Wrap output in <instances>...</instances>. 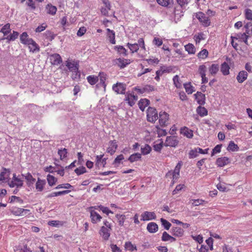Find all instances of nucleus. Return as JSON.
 <instances>
[{"mask_svg":"<svg viewBox=\"0 0 252 252\" xmlns=\"http://www.w3.org/2000/svg\"><path fill=\"white\" fill-rule=\"evenodd\" d=\"M158 118L157 110L153 107H149L147 110V119L148 122L155 123Z\"/></svg>","mask_w":252,"mask_h":252,"instance_id":"nucleus-1","label":"nucleus"},{"mask_svg":"<svg viewBox=\"0 0 252 252\" xmlns=\"http://www.w3.org/2000/svg\"><path fill=\"white\" fill-rule=\"evenodd\" d=\"M179 141L176 136H167L164 143V146L165 147H175L178 144Z\"/></svg>","mask_w":252,"mask_h":252,"instance_id":"nucleus-2","label":"nucleus"},{"mask_svg":"<svg viewBox=\"0 0 252 252\" xmlns=\"http://www.w3.org/2000/svg\"><path fill=\"white\" fill-rule=\"evenodd\" d=\"M66 66L69 71L72 72H77L79 68V62L75 60L66 61Z\"/></svg>","mask_w":252,"mask_h":252,"instance_id":"nucleus-3","label":"nucleus"},{"mask_svg":"<svg viewBox=\"0 0 252 252\" xmlns=\"http://www.w3.org/2000/svg\"><path fill=\"white\" fill-rule=\"evenodd\" d=\"M30 210L24 209L18 207H13L11 209V212L12 214L17 216H26L30 212Z\"/></svg>","mask_w":252,"mask_h":252,"instance_id":"nucleus-4","label":"nucleus"},{"mask_svg":"<svg viewBox=\"0 0 252 252\" xmlns=\"http://www.w3.org/2000/svg\"><path fill=\"white\" fill-rule=\"evenodd\" d=\"M169 115L165 112L159 113V123L161 126H165L168 124Z\"/></svg>","mask_w":252,"mask_h":252,"instance_id":"nucleus-5","label":"nucleus"},{"mask_svg":"<svg viewBox=\"0 0 252 252\" xmlns=\"http://www.w3.org/2000/svg\"><path fill=\"white\" fill-rule=\"evenodd\" d=\"M126 89V85L122 83L118 82L112 87L113 90L118 94H124Z\"/></svg>","mask_w":252,"mask_h":252,"instance_id":"nucleus-6","label":"nucleus"},{"mask_svg":"<svg viewBox=\"0 0 252 252\" xmlns=\"http://www.w3.org/2000/svg\"><path fill=\"white\" fill-rule=\"evenodd\" d=\"M196 16L199 22L202 23L203 26L207 27L210 25V20L203 13L199 12L196 14Z\"/></svg>","mask_w":252,"mask_h":252,"instance_id":"nucleus-7","label":"nucleus"},{"mask_svg":"<svg viewBox=\"0 0 252 252\" xmlns=\"http://www.w3.org/2000/svg\"><path fill=\"white\" fill-rule=\"evenodd\" d=\"M51 63L53 65H59L62 62L61 56L58 54H53L50 56Z\"/></svg>","mask_w":252,"mask_h":252,"instance_id":"nucleus-8","label":"nucleus"},{"mask_svg":"<svg viewBox=\"0 0 252 252\" xmlns=\"http://www.w3.org/2000/svg\"><path fill=\"white\" fill-rule=\"evenodd\" d=\"M114 62L121 68H124L127 65L130 63V60L125 59L118 58L116 59Z\"/></svg>","mask_w":252,"mask_h":252,"instance_id":"nucleus-9","label":"nucleus"},{"mask_svg":"<svg viewBox=\"0 0 252 252\" xmlns=\"http://www.w3.org/2000/svg\"><path fill=\"white\" fill-rule=\"evenodd\" d=\"M27 45L29 47L30 51L32 53L37 52L40 50L39 46L32 39L30 40V42Z\"/></svg>","mask_w":252,"mask_h":252,"instance_id":"nucleus-10","label":"nucleus"},{"mask_svg":"<svg viewBox=\"0 0 252 252\" xmlns=\"http://www.w3.org/2000/svg\"><path fill=\"white\" fill-rule=\"evenodd\" d=\"M111 231V230L103 226L101 227L99 234L104 240H107L110 237Z\"/></svg>","mask_w":252,"mask_h":252,"instance_id":"nucleus-11","label":"nucleus"},{"mask_svg":"<svg viewBox=\"0 0 252 252\" xmlns=\"http://www.w3.org/2000/svg\"><path fill=\"white\" fill-rule=\"evenodd\" d=\"M142 220H149L156 219V215L154 212L146 211L141 215Z\"/></svg>","mask_w":252,"mask_h":252,"instance_id":"nucleus-12","label":"nucleus"},{"mask_svg":"<svg viewBox=\"0 0 252 252\" xmlns=\"http://www.w3.org/2000/svg\"><path fill=\"white\" fill-rule=\"evenodd\" d=\"M104 155H97L96 156V163L95 165L99 167L101 165L103 167H104L106 164V158H103Z\"/></svg>","mask_w":252,"mask_h":252,"instance_id":"nucleus-13","label":"nucleus"},{"mask_svg":"<svg viewBox=\"0 0 252 252\" xmlns=\"http://www.w3.org/2000/svg\"><path fill=\"white\" fill-rule=\"evenodd\" d=\"M118 147L116 140L110 141L109 146L107 149V152L110 153L111 155H113Z\"/></svg>","mask_w":252,"mask_h":252,"instance_id":"nucleus-14","label":"nucleus"},{"mask_svg":"<svg viewBox=\"0 0 252 252\" xmlns=\"http://www.w3.org/2000/svg\"><path fill=\"white\" fill-rule=\"evenodd\" d=\"M248 76V73L246 71L242 70L239 72L236 79L239 83H242L247 79Z\"/></svg>","mask_w":252,"mask_h":252,"instance_id":"nucleus-15","label":"nucleus"},{"mask_svg":"<svg viewBox=\"0 0 252 252\" xmlns=\"http://www.w3.org/2000/svg\"><path fill=\"white\" fill-rule=\"evenodd\" d=\"M230 162V159L225 157L218 158L216 160V164L220 167H223Z\"/></svg>","mask_w":252,"mask_h":252,"instance_id":"nucleus-16","label":"nucleus"},{"mask_svg":"<svg viewBox=\"0 0 252 252\" xmlns=\"http://www.w3.org/2000/svg\"><path fill=\"white\" fill-rule=\"evenodd\" d=\"M194 96L197 103L200 105H203L205 103V94L202 93L197 92L195 94Z\"/></svg>","mask_w":252,"mask_h":252,"instance_id":"nucleus-17","label":"nucleus"},{"mask_svg":"<svg viewBox=\"0 0 252 252\" xmlns=\"http://www.w3.org/2000/svg\"><path fill=\"white\" fill-rule=\"evenodd\" d=\"M184 232V230L179 227H173L171 229L172 234L176 237H182Z\"/></svg>","mask_w":252,"mask_h":252,"instance_id":"nucleus-18","label":"nucleus"},{"mask_svg":"<svg viewBox=\"0 0 252 252\" xmlns=\"http://www.w3.org/2000/svg\"><path fill=\"white\" fill-rule=\"evenodd\" d=\"M90 217L91 218V221L93 223H96L100 221L102 218L101 217L94 211H91Z\"/></svg>","mask_w":252,"mask_h":252,"instance_id":"nucleus-19","label":"nucleus"},{"mask_svg":"<svg viewBox=\"0 0 252 252\" xmlns=\"http://www.w3.org/2000/svg\"><path fill=\"white\" fill-rule=\"evenodd\" d=\"M147 229L150 233H154L158 231V225L156 223L151 222L147 224Z\"/></svg>","mask_w":252,"mask_h":252,"instance_id":"nucleus-20","label":"nucleus"},{"mask_svg":"<svg viewBox=\"0 0 252 252\" xmlns=\"http://www.w3.org/2000/svg\"><path fill=\"white\" fill-rule=\"evenodd\" d=\"M181 133L189 138H191L193 136V131L187 127L181 129Z\"/></svg>","mask_w":252,"mask_h":252,"instance_id":"nucleus-21","label":"nucleus"},{"mask_svg":"<svg viewBox=\"0 0 252 252\" xmlns=\"http://www.w3.org/2000/svg\"><path fill=\"white\" fill-rule=\"evenodd\" d=\"M20 39L22 44L27 45L32 38L29 37V35L26 32H24L20 35Z\"/></svg>","mask_w":252,"mask_h":252,"instance_id":"nucleus-22","label":"nucleus"},{"mask_svg":"<svg viewBox=\"0 0 252 252\" xmlns=\"http://www.w3.org/2000/svg\"><path fill=\"white\" fill-rule=\"evenodd\" d=\"M106 31L107 32V36L109 37V39L110 42L113 44H115L116 43L115 40V33L114 31L111 30L109 29H107Z\"/></svg>","mask_w":252,"mask_h":252,"instance_id":"nucleus-23","label":"nucleus"},{"mask_svg":"<svg viewBox=\"0 0 252 252\" xmlns=\"http://www.w3.org/2000/svg\"><path fill=\"white\" fill-rule=\"evenodd\" d=\"M114 49L121 55L124 56H126L127 55V50L123 46H115Z\"/></svg>","mask_w":252,"mask_h":252,"instance_id":"nucleus-24","label":"nucleus"},{"mask_svg":"<svg viewBox=\"0 0 252 252\" xmlns=\"http://www.w3.org/2000/svg\"><path fill=\"white\" fill-rule=\"evenodd\" d=\"M230 67L227 63L224 62L221 65L220 71L223 75H227L229 74Z\"/></svg>","mask_w":252,"mask_h":252,"instance_id":"nucleus-25","label":"nucleus"},{"mask_svg":"<svg viewBox=\"0 0 252 252\" xmlns=\"http://www.w3.org/2000/svg\"><path fill=\"white\" fill-rule=\"evenodd\" d=\"M183 15V11L182 8L181 7H176L174 9L175 19L179 21Z\"/></svg>","mask_w":252,"mask_h":252,"instance_id":"nucleus-26","label":"nucleus"},{"mask_svg":"<svg viewBox=\"0 0 252 252\" xmlns=\"http://www.w3.org/2000/svg\"><path fill=\"white\" fill-rule=\"evenodd\" d=\"M219 65L218 64H212L209 68V71L213 76H215L219 70Z\"/></svg>","mask_w":252,"mask_h":252,"instance_id":"nucleus-27","label":"nucleus"},{"mask_svg":"<svg viewBox=\"0 0 252 252\" xmlns=\"http://www.w3.org/2000/svg\"><path fill=\"white\" fill-rule=\"evenodd\" d=\"M150 104V101L146 98L141 99L138 103L140 109L144 111L145 107Z\"/></svg>","mask_w":252,"mask_h":252,"instance_id":"nucleus-28","label":"nucleus"},{"mask_svg":"<svg viewBox=\"0 0 252 252\" xmlns=\"http://www.w3.org/2000/svg\"><path fill=\"white\" fill-rule=\"evenodd\" d=\"M141 158V154L138 153H134L131 155L128 158V160L132 163L137 161Z\"/></svg>","mask_w":252,"mask_h":252,"instance_id":"nucleus-29","label":"nucleus"},{"mask_svg":"<svg viewBox=\"0 0 252 252\" xmlns=\"http://www.w3.org/2000/svg\"><path fill=\"white\" fill-rule=\"evenodd\" d=\"M46 184L45 180H42L40 178H38L37 181L36 183L35 188L38 191H42L44 186Z\"/></svg>","mask_w":252,"mask_h":252,"instance_id":"nucleus-30","label":"nucleus"},{"mask_svg":"<svg viewBox=\"0 0 252 252\" xmlns=\"http://www.w3.org/2000/svg\"><path fill=\"white\" fill-rule=\"evenodd\" d=\"M125 249L126 251H128L130 252H133L134 250H137L136 245H133L131 242H126L125 244Z\"/></svg>","mask_w":252,"mask_h":252,"instance_id":"nucleus-31","label":"nucleus"},{"mask_svg":"<svg viewBox=\"0 0 252 252\" xmlns=\"http://www.w3.org/2000/svg\"><path fill=\"white\" fill-rule=\"evenodd\" d=\"M46 9L47 13L54 15L56 14L57 9L55 6L52 5L51 4H48L46 5Z\"/></svg>","mask_w":252,"mask_h":252,"instance_id":"nucleus-32","label":"nucleus"},{"mask_svg":"<svg viewBox=\"0 0 252 252\" xmlns=\"http://www.w3.org/2000/svg\"><path fill=\"white\" fill-rule=\"evenodd\" d=\"M197 113L201 117H204L208 114L207 110L204 107L199 106L196 109Z\"/></svg>","mask_w":252,"mask_h":252,"instance_id":"nucleus-33","label":"nucleus"},{"mask_svg":"<svg viewBox=\"0 0 252 252\" xmlns=\"http://www.w3.org/2000/svg\"><path fill=\"white\" fill-rule=\"evenodd\" d=\"M152 151V148L148 144H145L141 147V155H146L149 154Z\"/></svg>","mask_w":252,"mask_h":252,"instance_id":"nucleus-34","label":"nucleus"},{"mask_svg":"<svg viewBox=\"0 0 252 252\" xmlns=\"http://www.w3.org/2000/svg\"><path fill=\"white\" fill-rule=\"evenodd\" d=\"M87 79L90 85H94L98 81V76L90 75L87 77Z\"/></svg>","mask_w":252,"mask_h":252,"instance_id":"nucleus-35","label":"nucleus"},{"mask_svg":"<svg viewBox=\"0 0 252 252\" xmlns=\"http://www.w3.org/2000/svg\"><path fill=\"white\" fill-rule=\"evenodd\" d=\"M186 51H187L189 54H194L195 52V48L194 45L192 44L189 43L185 46Z\"/></svg>","mask_w":252,"mask_h":252,"instance_id":"nucleus-36","label":"nucleus"},{"mask_svg":"<svg viewBox=\"0 0 252 252\" xmlns=\"http://www.w3.org/2000/svg\"><path fill=\"white\" fill-rule=\"evenodd\" d=\"M47 180L50 186H53V185H55L57 182V179L54 176L50 174L47 175Z\"/></svg>","mask_w":252,"mask_h":252,"instance_id":"nucleus-37","label":"nucleus"},{"mask_svg":"<svg viewBox=\"0 0 252 252\" xmlns=\"http://www.w3.org/2000/svg\"><path fill=\"white\" fill-rule=\"evenodd\" d=\"M127 46L128 47V48L130 49L132 53H133L134 52H137V51L139 50V45L137 43H128L127 44Z\"/></svg>","mask_w":252,"mask_h":252,"instance_id":"nucleus-38","label":"nucleus"},{"mask_svg":"<svg viewBox=\"0 0 252 252\" xmlns=\"http://www.w3.org/2000/svg\"><path fill=\"white\" fill-rule=\"evenodd\" d=\"M206 202L205 200L200 199H191L189 201V203H191L193 206H198Z\"/></svg>","mask_w":252,"mask_h":252,"instance_id":"nucleus-39","label":"nucleus"},{"mask_svg":"<svg viewBox=\"0 0 252 252\" xmlns=\"http://www.w3.org/2000/svg\"><path fill=\"white\" fill-rule=\"evenodd\" d=\"M99 77L100 83L102 84V86L105 89L106 85L105 83V81L106 79V74L102 72H99L98 77Z\"/></svg>","mask_w":252,"mask_h":252,"instance_id":"nucleus-40","label":"nucleus"},{"mask_svg":"<svg viewBox=\"0 0 252 252\" xmlns=\"http://www.w3.org/2000/svg\"><path fill=\"white\" fill-rule=\"evenodd\" d=\"M239 147L237 144H235V143L233 141H231L227 147V150L231 151H237L238 150Z\"/></svg>","mask_w":252,"mask_h":252,"instance_id":"nucleus-41","label":"nucleus"},{"mask_svg":"<svg viewBox=\"0 0 252 252\" xmlns=\"http://www.w3.org/2000/svg\"><path fill=\"white\" fill-rule=\"evenodd\" d=\"M157 2L162 6H168L173 3V0H157Z\"/></svg>","mask_w":252,"mask_h":252,"instance_id":"nucleus-42","label":"nucleus"},{"mask_svg":"<svg viewBox=\"0 0 252 252\" xmlns=\"http://www.w3.org/2000/svg\"><path fill=\"white\" fill-rule=\"evenodd\" d=\"M23 176H24L23 174H22ZM25 178L26 180L27 181V184L29 186H30L31 184H32L35 181V179L33 178L32 175L28 173L25 176Z\"/></svg>","mask_w":252,"mask_h":252,"instance_id":"nucleus-43","label":"nucleus"},{"mask_svg":"<svg viewBox=\"0 0 252 252\" xmlns=\"http://www.w3.org/2000/svg\"><path fill=\"white\" fill-rule=\"evenodd\" d=\"M158 141H160V143L158 144H154L153 145L154 150L158 152H160L163 146L164 145V143L162 140V139H159Z\"/></svg>","mask_w":252,"mask_h":252,"instance_id":"nucleus-44","label":"nucleus"},{"mask_svg":"<svg viewBox=\"0 0 252 252\" xmlns=\"http://www.w3.org/2000/svg\"><path fill=\"white\" fill-rule=\"evenodd\" d=\"M184 86L186 92L188 94H191L193 92H194V87L191 85L190 83H185L184 84Z\"/></svg>","mask_w":252,"mask_h":252,"instance_id":"nucleus-45","label":"nucleus"},{"mask_svg":"<svg viewBox=\"0 0 252 252\" xmlns=\"http://www.w3.org/2000/svg\"><path fill=\"white\" fill-rule=\"evenodd\" d=\"M58 155L60 156V159L63 160L67 156V151L65 148L60 149L58 152Z\"/></svg>","mask_w":252,"mask_h":252,"instance_id":"nucleus-46","label":"nucleus"},{"mask_svg":"<svg viewBox=\"0 0 252 252\" xmlns=\"http://www.w3.org/2000/svg\"><path fill=\"white\" fill-rule=\"evenodd\" d=\"M208 56V52L207 50L204 49L201 50L197 55V57L199 59H204Z\"/></svg>","mask_w":252,"mask_h":252,"instance_id":"nucleus-47","label":"nucleus"},{"mask_svg":"<svg viewBox=\"0 0 252 252\" xmlns=\"http://www.w3.org/2000/svg\"><path fill=\"white\" fill-rule=\"evenodd\" d=\"M10 24H7L1 28L0 32H2L3 34L5 35L10 32Z\"/></svg>","mask_w":252,"mask_h":252,"instance_id":"nucleus-48","label":"nucleus"},{"mask_svg":"<svg viewBox=\"0 0 252 252\" xmlns=\"http://www.w3.org/2000/svg\"><path fill=\"white\" fill-rule=\"evenodd\" d=\"M160 221L161 222L162 225L166 230H168L171 226V224L163 218L160 219Z\"/></svg>","mask_w":252,"mask_h":252,"instance_id":"nucleus-49","label":"nucleus"},{"mask_svg":"<svg viewBox=\"0 0 252 252\" xmlns=\"http://www.w3.org/2000/svg\"><path fill=\"white\" fill-rule=\"evenodd\" d=\"M194 38L196 43H199L201 40L205 39L204 34L203 32L198 33L194 35Z\"/></svg>","mask_w":252,"mask_h":252,"instance_id":"nucleus-50","label":"nucleus"},{"mask_svg":"<svg viewBox=\"0 0 252 252\" xmlns=\"http://www.w3.org/2000/svg\"><path fill=\"white\" fill-rule=\"evenodd\" d=\"M116 217L117 219L119 225L121 226H123L124 225V223L126 219L125 216L123 215L117 214L116 216Z\"/></svg>","mask_w":252,"mask_h":252,"instance_id":"nucleus-51","label":"nucleus"},{"mask_svg":"<svg viewBox=\"0 0 252 252\" xmlns=\"http://www.w3.org/2000/svg\"><path fill=\"white\" fill-rule=\"evenodd\" d=\"M250 33L248 32H244L243 33H238L236 34V37H235L236 39H239L241 41H242L244 39L245 37H246L248 34H250Z\"/></svg>","mask_w":252,"mask_h":252,"instance_id":"nucleus-52","label":"nucleus"},{"mask_svg":"<svg viewBox=\"0 0 252 252\" xmlns=\"http://www.w3.org/2000/svg\"><path fill=\"white\" fill-rule=\"evenodd\" d=\"M19 33L17 32L13 31V33L6 37L8 40L13 41L15 40L18 36Z\"/></svg>","mask_w":252,"mask_h":252,"instance_id":"nucleus-53","label":"nucleus"},{"mask_svg":"<svg viewBox=\"0 0 252 252\" xmlns=\"http://www.w3.org/2000/svg\"><path fill=\"white\" fill-rule=\"evenodd\" d=\"M206 66L204 65H201L198 68V72L201 76H206Z\"/></svg>","mask_w":252,"mask_h":252,"instance_id":"nucleus-54","label":"nucleus"},{"mask_svg":"<svg viewBox=\"0 0 252 252\" xmlns=\"http://www.w3.org/2000/svg\"><path fill=\"white\" fill-rule=\"evenodd\" d=\"M74 171L78 175H80L86 173V169L84 166H81L79 168H76Z\"/></svg>","mask_w":252,"mask_h":252,"instance_id":"nucleus-55","label":"nucleus"},{"mask_svg":"<svg viewBox=\"0 0 252 252\" xmlns=\"http://www.w3.org/2000/svg\"><path fill=\"white\" fill-rule=\"evenodd\" d=\"M173 81L174 82V84L177 88H180L181 87V84L180 82L179 77L178 75H175L173 78Z\"/></svg>","mask_w":252,"mask_h":252,"instance_id":"nucleus-56","label":"nucleus"},{"mask_svg":"<svg viewBox=\"0 0 252 252\" xmlns=\"http://www.w3.org/2000/svg\"><path fill=\"white\" fill-rule=\"evenodd\" d=\"M245 18L249 20H252V10L250 9L245 10Z\"/></svg>","mask_w":252,"mask_h":252,"instance_id":"nucleus-57","label":"nucleus"},{"mask_svg":"<svg viewBox=\"0 0 252 252\" xmlns=\"http://www.w3.org/2000/svg\"><path fill=\"white\" fill-rule=\"evenodd\" d=\"M198 155L197 152L195 148L194 149L191 150L189 154V158H193L197 157Z\"/></svg>","mask_w":252,"mask_h":252,"instance_id":"nucleus-58","label":"nucleus"},{"mask_svg":"<svg viewBox=\"0 0 252 252\" xmlns=\"http://www.w3.org/2000/svg\"><path fill=\"white\" fill-rule=\"evenodd\" d=\"M124 159V156H123V155L121 154L116 158L114 160L113 164L119 165L121 163V161Z\"/></svg>","mask_w":252,"mask_h":252,"instance_id":"nucleus-59","label":"nucleus"},{"mask_svg":"<svg viewBox=\"0 0 252 252\" xmlns=\"http://www.w3.org/2000/svg\"><path fill=\"white\" fill-rule=\"evenodd\" d=\"M47 27V26L45 24L43 23L42 25L38 26L35 30V32H40L45 30Z\"/></svg>","mask_w":252,"mask_h":252,"instance_id":"nucleus-60","label":"nucleus"},{"mask_svg":"<svg viewBox=\"0 0 252 252\" xmlns=\"http://www.w3.org/2000/svg\"><path fill=\"white\" fill-rule=\"evenodd\" d=\"M72 188V186L68 184V183H66V184H61V185H59L58 186H57L56 187V189H62V188H64V189H70V188Z\"/></svg>","mask_w":252,"mask_h":252,"instance_id":"nucleus-61","label":"nucleus"},{"mask_svg":"<svg viewBox=\"0 0 252 252\" xmlns=\"http://www.w3.org/2000/svg\"><path fill=\"white\" fill-rule=\"evenodd\" d=\"M163 73H169L172 71L173 68L171 66H162L160 67Z\"/></svg>","mask_w":252,"mask_h":252,"instance_id":"nucleus-62","label":"nucleus"},{"mask_svg":"<svg viewBox=\"0 0 252 252\" xmlns=\"http://www.w3.org/2000/svg\"><path fill=\"white\" fill-rule=\"evenodd\" d=\"M221 146V145H217L215 147L212 152V156L214 155L215 154L219 153L220 152Z\"/></svg>","mask_w":252,"mask_h":252,"instance_id":"nucleus-63","label":"nucleus"},{"mask_svg":"<svg viewBox=\"0 0 252 252\" xmlns=\"http://www.w3.org/2000/svg\"><path fill=\"white\" fill-rule=\"evenodd\" d=\"M110 248L112 252H122V250L116 245H110Z\"/></svg>","mask_w":252,"mask_h":252,"instance_id":"nucleus-64","label":"nucleus"}]
</instances>
